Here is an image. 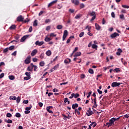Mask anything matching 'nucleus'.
<instances>
[{
	"label": "nucleus",
	"instance_id": "nucleus-19",
	"mask_svg": "<svg viewBox=\"0 0 129 129\" xmlns=\"http://www.w3.org/2000/svg\"><path fill=\"white\" fill-rule=\"evenodd\" d=\"M81 17H82V15L79 14L75 16V19H76L77 20L78 19H80V18H81Z\"/></svg>",
	"mask_w": 129,
	"mask_h": 129
},
{
	"label": "nucleus",
	"instance_id": "nucleus-58",
	"mask_svg": "<svg viewBox=\"0 0 129 129\" xmlns=\"http://www.w3.org/2000/svg\"><path fill=\"white\" fill-rule=\"evenodd\" d=\"M53 92H59V90L57 89L54 88L52 90Z\"/></svg>",
	"mask_w": 129,
	"mask_h": 129
},
{
	"label": "nucleus",
	"instance_id": "nucleus-15",
	"mask_svg": "<svg viewBox=\"0 0 129 129\" xmlns=\"http://www.w3.org/2000/svg\"><path fill=\"white\" fill-rule=\"evenodd\" d=\"M28 37H29V35H25L23 37H22L20 40V42H24V41H25V40H26V39H27V38H28Z\"/></svg>",
	"mask_w": 129,
	"mask_h": 129
},
{
	"label": "nucleus",
	"instance_id": "nucleus-52",
	"mask_svg": "<svg viewBox=\"0 0 129 129\" xmlns=\"http://www.w3.org/2000/svg\"><path fill=\"white\" fill-rule=\"evenodd\" d=\"M24 79V80H29V79H31V77H25Z\"/></svg>",
	"mask_w": 129,
	"mask_h": 129
},
{
	"label": "nucleus",
	"instance_id": "nucleus-35",
	"mask_svg": "<svg viewBox=\"0 0 129 129\" xmlns=\"http://www.w3.org/2000/svg\"><path fill=\"white\" fill-rule=\"evenodd\" d=\"M39 65H40V66H41V67H43L45 66V62H44V61H41L39 63Z\"/></svg>",
	"mask_w": 129,
	"mask_h": 129
},
{
	"label": "nucleus",
	"instance_id": "nucleus-39",
	"mask_svg": "<svg viewBox=\"0 0 129 129\" xmlns=\"http://www.w3.org/2000/svg\"><path fill=\"white\" fill-rule=\"evenodd\" d=\"M32 108V105H30L29 107H27L25 108V110H31Z\"/></svg>",
	"mask_w": 129,
	"mask_h": 129
},
{
	"label": "nucleus",
	"instance_id": "nucleus-61",
	"mask_svg": "<svg viewBox=\"0 0 129 129\" xmlns=\"http://www.w3.org/2000/svg\"><path fill=\"white\" fill-rule=\"evenodd\" d=\"M47 111L49 112V113H53V112L52 111V110H50V109L46 108Z\"/></svg>",
	"mask_w": 129,
	"mask_h": 129
},
{
	"label": "nucleus",
	"instance_id": "nucleus-56",
	"mask_svg": "<svg viewBox=\"0 0 129 129\" xmlns=\"http://www.w3.org/2000/svg\"><path fill=\"white\" fill-rule=\"evenodd\" d=\"M51 29V26H48L46 28V31H49Z\"/></svg>",
	"mask_w": 129,
	"mask_h": 129
},
{
	"label": "nucleus",
	"instance_id": "nucleus-47",
	"mask_svg": "<svg viewBox=\"0 0 129 129\" xmlns=\"http://www.w3.org/2000/svg\"><path fill=\"white\" fill-rule=\"evenodd\" d=\"M50 37H56V36H57V35L54 34V33H51L49 35Z\"/></svg>",
	"mask_w": 129,
	"mask_h": 129
},
{
	"label": "nucleus",
	"instance_id": "nucleus-53",
	"mask_svg": "<svg viewBox=\"0 0 129 129\" xmlns=\"http://www.w3.org/2000/svg\"><path fill=\"white\" fill-rule=\"evenodd\" d=\"M122 8H124V9H129V6L122 5Z\"/></svg>",
	"mask_w": 129,
	"mask_h": 129
},
{
	"label": "nucleus",
	"instance_id": "nucleus-57",
	"mask_svg": "<svg viewBox=\"0 0 129 129\" xmlns=\"http://www.w3.org/2000/svg\"><path fill=\"white\" fill-rule=\"evenodd\" d=\"M85 7V6L84 5V4H81L80 5V7L81 9H83V8H84Z\"/></svg>",
	"mask_w": 129,
	"mask_h": 129
},
{
	"label": "nucleus",
	"instance_id": "nucleus-8",
	"mask_svg": "<svg viewBox=\"0 0 129 129\" xmlns=\"http://www.w3.org/2000/svg\"><path fill=\"white\" fill-rule=\"evenodd\" d=\"M93 103H94V105L92 106V109H93V108H96V107H97L98 106L97 103L96 102V98H95L94 99Z\"/></svg>",
	"mask_w": 129,
	"mask_h": 129
},
{
	"label": "nucleus",
	"instance_id": "nucleus-60",
	"mask_svg": "<svg viewBox=\"0 0 129 129\" xmlns=\"http://www.w3.org/2000/svg\"><path fill=\"white\" fill-rule=\"evenodd\" d=\"M30 112H31L30 110H26V111H25L24 113H25V114H29Z\"/></svg>",
	"mask_w": 129,
	"mask_h": 129
},
{
	"label": "nucleus",
	"instance_id": "nucleus-20",
	"mask_svg": "<svg viewBox=\"0 0 129 129\" xmlns=\"http://www.w3.org/2000/svg\"><path fill=\"white\" fill-rule=\"evenodd\" d=\"M16 28V25H13L10 27L9 30H15Z\"/></svg>",
	"mask_w": 129,
	"mask_h": 129
},
{
	"label": "nucleus",
	"instance_id": "nucleus-63",
	"mask_svg": "<svg viewBox=\"0 0 129 129\" xmlns=\"http://www.w3.org/2000/svg\"><path fill=\"white\" fill-rule=\"evenodd\" d=\"M78 50V47H76L74 49V51H73V53H75V52L77 51Z\"/></svg>",
	"mask_w": 129,
	"mask_h": 129
},
{
	"label": "nucleus",
	"instance_id": "nucleus-55",
	"mask_svg": "<svg viewBox=\"0 0 129 129\" xmlns=\"http://www.w3.org/2000/svg\"><path fill=\"white\" fill-rule=\"evenodd\" d=\"M15 39H16V40H19V39H20V35H16L15 36Z\"/></svg>",
	"mask_w": 129,
	"mask_h": 129
},
{
	"label": "nucleus",
	"instance_id": "nucleus-32",
	"mask_svg": "<svg viewBox=\"0 0 129 129\" xmlns=\"http://www.w3.org/2000/svg\"><path fill=\"white\" fill-rule=\"evenodd\" d=\"M9 78L10 80H14L15 76L11 75L9 76Z\"/></svg>",
	"mask_w": 129,
	"mask_h": 129
},
{
	"label": "nucleus",
	"instance_id": "nucleus-14",
	"mask_svg": "<svg viewBox=\"0 0 129 129\" xmlns=\"http://www.w3.org/2000/svg\"><path fill=\"white\" fill-rule=\"evenodd\" d=\"M120 53H122V50H121L120 48H118L116 55H117V56H120Z\"/></svg>",
	"mask_w": 129,
	"mask_h": 129
},
{
	"label": "nucleus",
	"instance_id": "nucleus-42",
	"mask_svg": "<svg viewBox=\"0 0 129 129\" xmlns=\"http://www.w3.org/2000/svg\"><path fill=\"white\" fill-rule=\"evenodd\" d=\"M114 70V71H115V72L116 73H117V72H120V69H119V68H115Z\"/></svg>",
	"mask_w": 129,
	"mask_h": 129
},
{
	"label": "nucleus",
	"instance_id": "nucleus-6",
	"mask_svg": "<svg viewBox=\"0 0 129 129\" xmlns=\"http://www.w3.org/2000/svg\"><path fill=\"white\" fill-rule=\"evenodd\" d=\"M120 84H121V83L114 82L112 83L111 87H117L119 86V85H120Z\"/></svg>",
	"mask_w": 129,
	"mask_h": 129
},
{
	"label": "nucleus",
	"instance_id": "nucleus-13",
	"mask_svg": "<svg viewBox=\"0 0 129 129\" xmlns=\"http://www.w3.org/2000/svg\"><path fill=\"white\" fill-rule=\"evenodd\" d=\"M44 41H37L35 42V45H37V46H42V45H43Z\"/></svg>",
	"mask_w": 129,
	"mask_h": 129
},
{
	"label": "nucleus",
	"instance_id": "nucleus-59",
	"mask_svg": "<svg viewBox=\"0 0 129 129\" xmlns=\"http://www.w3.org/2000/svg\"><path fill=\"white\" fill-rule=\"evenodd\" d=\"M5 65H6V63H5V62H0V67H2V66H5Z\"/></svg>",
	"mask_w": 129,
	"mask_h": 129
},
{
	"label": "nucleus",
	"instance_id": "nucleus-7",
	"mask_svg": "<svg viewBox=\"0 0 129 129\" xmlns=\"http://www.w3.org/2000/svg\"><path fill=\"white\" fill-rule=\"evenodd\" d=\"M17 22H24V17L23 16L20 15L17 18Z\"/></svg>",
	"mask_w": 129,
	"mask_h": 129
},
{
	"label": "nucleus",
	"instance_id": "nucleus-29",
	"mask_svg": "<svg viewBox=\"0 0 129 129\" xmlns=\"http://www.w3.org/2000/svg\"><path fill=\"white\" fill-rule=\"evenodd\" d=\"M20 101H21V97L18 96L17 98H16V102L17 103H20Z\"/></svg>",
	"mask_w": 129,
	"mask_h": 129
},
{
	"label": "nucleus",
	"instance_id": "nucleus-34",
	"mask_svg": "<svg viewBox=\"0 0 129 129\" xmlns=\"http://www.w3.org/2000/svg\"><path fill=\"white\" fill-rule=\"evenodd\" d=\"M75 113H77L78 115H80V112L78 111L77 109H75Z\"/></svg>",
	"mask_w": 129,
	"mask_h": 129
},
{
	"label": "nucleus",
	"instance_id": "nucleus-62",
	"mask_svg": "<svg viewBox=\"0 0 129 129\" xmlns=\"http://www.w3.org/2000/svg\"><path fill=\"white\" fill-rule=\"evenodd\" d=\"M111 15L112 18H115V14H114V12H112Z\"/></svg>",
	"mask_w": 129,
	"mask_h": 129
},
{
	"label": "nucleus",
	"instance_id": "nucleus-30",
	"mask_svg": "<svg viewBox=\"0 0 129 129\" xmlns=\"http://www.w3.org/2000/svg\"><path fill=\"white\" fill-rule=\"evenodd\" d=\"M88 72L90 74H94V71H93V70H92V69H89Z\"/></svg>",
	"mask_w": 129,
	"mask_h": 129
},
{
	"label": "nucleus",
	"instance_id": "nucleus-21",
	"mask_svg": "<svg viewBox=\"0 0 129 129\" xmlns=\"http://www.w3.org/2000/svg\"><path fill=\"white\" fill-rule=\"evenodd\" d=\"M9 99L10 100H16L17 99V97L12 96L10 97Z\"/></svg>",
	"mask_w": 129,
	"mask_h": 129
},
{
	"label": "nucleus",
	"instance_id": "nucleus-24",
	"mask_svg": "<svg viewBox=\"0 0 129 129\" xmlns=\"http://www.w3.org/2000/svg\"><path fill=\"white\" fill-rule=\"evenodd\" d=\"M5 122H7V123H12L13 120L11 119H9L8 120L7 119L5 120Z\"/></svg>",
	"mask_w": 129,
	"mask_h": 129
},
{
	"label": "nucleus",
	"instance_id": "nucleus-33",
	"mask_svg": "<svg viewBox=\"0 0 129 129\" xmlns=\"http://www.w3.org/2000/svg\"><path fill=\"white\" fill-rule=\"evenodd\" d=\"M51 40H52V39L49 37H45V38L44 39V41L45 42H49V41H51Z\"/></svg>",
	"mask_w": 129,
	"mask_h": 129
},
{
	"label": "nucleus",
	"instance_id": "nucleus-44",
	"mask_svg": "<svg viewBox=\"0 0 129 129\" xmlns=\"http://www.w3.org/2000/svg\"><path fill=\"white\" fill-rule=\"evenodd\" d=\"M27 70V71H30V72H32V71H33V68L31 69V67H28Z\"/></svg>",
	"mask_w": 129,
	"mask_h": 129
},
{
	"label": "nucleus",
	"instance_id": "nucleus-49",
	"mask_svg": "<svg viewBox=\"0 0 129 129\" xmlns=\"http://www.w3.org/2000/svg\"><path fill=\"white\" fill-rule=\"evenodd\" d=\"M8 51H9V48H6L4 49L3 53H8Z\"/></svg>",
	"mask_w": 129,
	"mask_h": 129
},
{
	"label": "nucleus",
	"instance_id": "nucleus-26",
	"mask_svg": "<svg viewBox=\"0 0 129 129\" xmlns=\"http://www.w3.org/2000/svg\"><path fill=\"white\" fill-rule=\"evenodd\" d=\"M92 47L93 49H96L97 50V48H98V46L96 45V44H92Z\"/></svg>",
	"mask_w": 129,
	"mask_h": 129
},
{
	"label": "nucleus",
	"instance_id": "nucleus-25",
	"mask_svg": "<svg viewBox=\"0 0 129 129\" xmlns=\"http://www.w3.org/2000/svg\"><path fill=\"white\" fill-rule=\"evenodd\" d=\"M46 54L47 56H51L52 52H51V50H48L46 51Z\"/></svg>",
	"mask_w": 129,
	"mask_h": 129
},
{
	"label": "nucleus",
	"instance_id": "nucleus-17",
	"mask_svg": "<svg viewBox=\"0 0 129 129\" xmlns=\"http://www.w3.org/2000/svg\"><path fill=\"white\" fill-rule=\"evenodd\" d=\"M77 107H78V104L75 103L72 105L73 109H75L76 108H77Z\"/></svg>",
	"mask_w": 129,
	"mask_h": 129
},
{
	"label": "nucleus",
	"instance_id": "nucleus-64",
	"mask_svg": "<svg viewBox=\"0 0 129 129\" xmlns=\"http://www.w3.org/2000/svg\"><path fill=\"white\" fill-rule=\"evenodd\" d=\"M81 78H82V79H84V78H85V75L84 74L81 75Z\"/></svg>",
	"mask_w": 129,
	"mask_h": 129
},
{
	"label": "nucleus",
	"instance_id": "nucleus-11",
	"mask_svg": "<svg viewBox=\"0 0 129 129\" xmlns=\"http://www.w3.org/2000/svg\"><path fill=\"white\" fill-rule=\"evenodd\" d=\"M71 2L72 4H74L75 6H78V5H79V0H71Z\"/></svg>",
	"mask_w": 129,
	"mask_h": 129
},
{
	"label": "nucleus",
	"instance_id": "nucleus-51",
	"mask_svg": "<svg viewBox=\"0 0 129 129\" xmlns=\"http://www.w3.org/2000/svg\"><path fill=\"white\" fill-rule=\"evenodd\" d=\"M75 11L74 10V9H70L69 10V12L70 13H71V14H73V13H74Z\"/></svg>",
	"mask_w": 129,
	"mask_h": 129
},
{
	"label": "nucleus",
	"instance_id": "nucleus-5",
	"mask_svg": "<svg viewBox=\"0 0 129 129\" xmlns=\"http://www.w3.org/2000/svg\"><path fill=\"white\" fill-rule=\"evenodd\" d=\"M87 112L86 113L87 115L88 116H90V115H92V114H94V112L91 111V108H89V110H88Z\"/></svg>",
	"mask_w": 129,
	"mask_h": 129
},
{
	"label": "nucleus",
	"instance_id": "nucleus-50",
	"mask_svg": "<svg viewBox=\"0 0 129 129\" xmlns=\"http://www.w3.org/2000/svg\"><path fill=\"white\" fill-rule=\"evenodd\" d=\"M50 22H51V20L49 19H46L45 21V24H48V23H50Z\"/></svg>",
	"mask_w": 129,
	"mask_h": 129
},
{
	"label": "nucleus",
	"instance_id": "nucleus-45",
	"mask_svg": "<svg viewBox=\"0 0 129 129\" xmlns=\"http://www.w3.org/2000/svg\"><path fill=\"white\" fill-rule=\"evenodd\" d=\"M15 116L16 117H21V113H16L15 114Z\"/></svg>",
	"mask_w": 129,
	"mask_h": 129
},
{
	"label": "nucleus",
	"instance_id": "nucleus-10",
	"mask_svg": "<svg viewBox=\"0 0 129 129\" xmlns=\"http://www.w3.org/2000/svg\"><path fill=\"white\" fill-rule=\"evenodd\" d=\"M114 121H115V120H114V117L112 118L111 119L109 120V125H114Z\"/></svg>",
	"mask_w": 129,
	"mask_h": 129
},
{
	"label": "nucleus",
	"instance_id": "nucleus-27",
	"mask_svg": "<svg viewBox=\"0 0 129 129\" xmlns=\"http://www.w3.org/2000/svg\"><path fill=\"white\" fill-rule=\"evenodd\" d=\"M119 18L121 20H123V21L125 20V18H124V15H123V14L120 15Z\"/></svg>",
	"mask_w": 129,
	"mask_h": 129
},
{
	"label": "nucleus",
	"instance_id": "nucleus-9",
	"mask_svg": "<svg viewBox=\"0 0 129 129\" xmlns=\"http://www.w3.org/2000/svg\"><path fill=\"white\" fill-rule=\"evenodd\" d=\"M117 36H119V34L114 32V33L110 35V38H116Z\"/></svg>",
	"mask_w": 129,
	"mask_h": 129
},
{
	"label": "nucleus",
	"instance_id": "nucleus-12",
	"mask_svg": "<svg viewBox=\"0 0 129 129\" xmlns=\"http://www.w3.org/2000/svg\"><path fill=\"white\" fill-rule=\"evenodd\" d=\"M37 53H38V50L34 49L31 53L32 57H34V56H35Z\"/></svg>",
	"mask_w": 129,
	"mask_h": 129
},
{
	"label": "nucleus",
	"instance_id": "nucleus-31",
	"mask_svg": "<svg viewBox=\"0 0 129 129\" xmlns=\"http://www.w3.org/2000/svg\"><path fill=\"white\" fill-rule=\"evenodd\" d=\"M88 29V32H90V30H91V26H87L86 27V30H87Z\"/></svg>",
	"mask_w": 129,
	"mask_h": 129
},
{
	"label": "nucleus",
	"instance_id": "nucleus-36",
	"mask_svg": "<svg viewBox=\"0 0 129 129\" xmlns=\"http://www.w3.org/2000/svg\"><path fill=\"white\" fill-rule=\"evenodd\" d=\"M8 49L10 51H12V50H14V49H15V46L14 45H12L10 47H9V48Z\"/></svg>",
	"mask_w": 129,
	"mask_h": 129
},
{
	"label": "nucleus",
	"instance_id": "nucleus-46",
	"mask_svg": "<svg viewBox=\"0 0 129 129\" xmlns=\"http://www.w3.org/2000/svg\"><path fill=\"white\" fill-rule=\"evenodd\" d=\"M58 67H59V64H57L56 66H55L54 67L52 68V69L53 70H56V69H57Z\"/></svg>",
	"mask_w": 129,
	"mask_h": 129
},
{
	"label": "nucleus",
	"instance_id": "nucleus-1",
	"mask_svg": "<svg viewBox=\"0 0 129 129\" xmlns=\"http://www.w3.org/2000/svg\"><path fill=\"white\" fill-rule=\"evenodd\" d=\"M88 15L90 16L91 17H93L91 19V22H92V21H94L96 18V14L94 11H93L92 12H88Z\"/></svg>",
	"mask_w": 129,
	"mask_h": 129
},
{
	"label": "nucleus",
	"instance_id": "nucleus-16",
	"mask_svg": "<svg viewBox=\"0 0 129 129\" xmlns=\"http://www.w3.org/2000/svg\"><path fill=\"white\" fill-rule=\"evenodd\" d=\"M95 26L96 30H97V31H99V30H100L101 27L97 23H95Z\"/></svg>",
	"mask_w": 129,
	"mask_h": 129
},
{
	"label": "nucleus",
	"instance_id": "nucleus-22",
	"mask_svg": "<svg viewBox=\"0 0 129 129\" xmlns=\"http://www.w3.org/2000/svg\"><path fill=\"white\" fill-rule=\"evenodd\" d=\"M73 95L75 98H78V97H79L80 96V95L78 93H76V94L73 93Z\"/></svg>",
	"mask_w": 129,
	"mask_h": 129
},
{
	"label": "nucleus",
	"instance_id": "nucleus-4",
	"mask_svg": "<svg viewBox=\"0 0 129 129\" xmlns=\"http://www.w3.org/2000/svg\"><path fill=\"white\" fill-rule=\"evenodd\" d=\"M67 36H68V31L66 30L63 32V35L62 36V41H65V39L67 37Z\"/></svg>",
	"mask_w": 129,
	"mask_h": 129
},
{
	"label": "nucleus",
	"instance_id": "nucleus-28",
	"mask_svg": "<svg viewBox=\"0 0 129 129\" xmlns=\"http://www.w3.org/2000/svg\"><path fill=\"white\" fill-rule=\"evenodd\" d=\"M56 28L57 29V30H61V29H63V26H62L61 25H58L57 26Z\"/></svg>",
	"mask_w": 129,
	"mask_h": 129
},
{
	"label": "nucleus",
	"instance_id": "nucleus-43",
	"mask_svg": "<svg viewBox=\"0 0 129 129\" xmlns=\"http://www.w3.org/2000/svg\"><path fill=\"white\" fill-rule=\"evenodd\" d=\"M121 61L122 64H123L124 65H126V64H127L126 61H124L123 58H121Z\"/></svg>",
	"mask_w": 129,
	"mask_h": 129
},
{
	"label": "nucleus",
	"instance_id": "nucleus-3",
	"mask_svg": "<svg viewBox=\"0 0 129 129\" xmlns=\"http://www.w3.org/2000/svg\"><path fill=\"white\" fill-rule=\"evenodd\" d=\"M24 63L28 65V64H30L31 63V56L29 55L27 57V58L24 60Z\"/></svg>",
	"mask_w": 129,
	"mask_h": 129
},
{
	"label": "nucleus",
	"instance_id": "nucleus-40",
	"mask_svg": "<svg viewBox=\"0 0 129 129\" xmlns=\"http://www.w3.org/2000/svg\"><path fill=\"white\" fill-rule=\"evenodd\" d=\"M45 56V54L44 53H41L40 55V58L41 59H44V57Z\"/></svg>",
	"mask_w": 129,
	"mask_h": 129
},
{
	"label": "nucleus",
	"instance_id": "nucleus-18",
	"mask_svg": "<svg viewBox=\"0 0 129 129\" xmlns=\"http://www.w3.org/2000/svg\"><path fill=\"white\" fill-rule=\"evenodd\" d=\"M81 55V52H77L75 53V55H74V57H79Z\"/></svg>",
	"mask_w": 129,
	"mask_h": 129
},
{
	"label": "nucleus",
	"instance_id": "nucleus-37",
	"mask_svg": "<svg viewBox=\"0 0 129 129\" xmlns=\"http://www.w3.org/2000/svg\"><path fill=\"white\" fill-rule=\"evenodd\" d=\"M25 75L28 77H31V73L30 72H26Z\"/></svg>",
	"mask_w": 129,
	"mask_h": 129
},
{
	"label": "nucleus",
	"instance_id": "nucleus-54",
	"mask_svg": "<svg viewBox=\"0 0 129 129\" xmlns=\"http://www.w3.org/2000/svg\"><path fill=\"white\" fill-rule=\"evenodd\" d=\"M32 68H34V71H36L37 69H38V67H37V66H32Z\"/></svg>",
	"mask_w": 129,
	"mask_h": 129
},
{
	"label": "nucleus",
	"instance_id": "nucleus-41",
	"mask_svg": "<svg viewBox=\"0 0 129 129\" xmlns=\"http://www.w3.org/2000/svg\"><path fill=\"white\" fill-rule=\"evenodd\" d=\"M84 36V32H82L79 34L80 38H82V37H83Z\"/></svg>",
	"mask_w": 129,
	"mask_h": 129
},
{
	"label": "nucleus",
	"instance_id": "nucleus-38",
	"mask_svg": "<svg viewBox=\"0 0 129 129\" xmlns=\"http://www.w3.org/2000/svg\"><path fill=\"white\" fill-rule=\"evenodd\" d=\"M91 125L93 126V127H95V126H96V122H92L91 124Z\"/></svg>",
	"mask_w": 129,
	"mask_h": 129
},
{
	"label": "nucleus",
	"instance_id": "nucleus-23",
	"mask_svg": "<svg viewBox=\"0 0 129 129\" xmlns=\"http://www.w3.org/2000/svg\"><path fill=\"white\" fill-rule=\"evenodd\" d=\"M33 26H34V27H37V26H38V20H36L34 21Z\"/></svg>",
	"mask_w": 129,
	"mask_h": 129
},
{
	"label": "nucleus",
	"instance_id": "nucleus-2",
	"mask_svg": "<svg viewBox=\"0 0 129 129\" xmlns=\"http://www.w3.org/2000/svg\"><path fill=\"white\" fill-rule=\"evenodd\" d=\"M67 114H68V116H66L64 114H62L61 115L62 116H63V119H64V120H67V118H68V119H70V118L72 117V116H70V113H67Z\"/></svg>",
	"mask_w": 129,
	"mask_h": 129
},
{
	"label": "nucleus",
	"instance_id": "nucleus-48",
	"mask_svg": "<svg viewBox=\"0 0 129 129\" xmlns=\"http://www.w3.org/2000/svg\"><path fill=\"white\" fill-rule=\"evenodd\" d=\"M6 116H7V117H12V114H11L10 113H7V115H6Z\"/></svg>",
	"mask_w": 129,
	"mask_h": 129
}]
</instances>
